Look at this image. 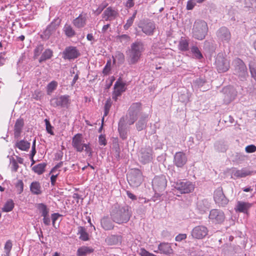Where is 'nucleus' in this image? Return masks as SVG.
Here are the masks:
<instances>
[{
    "mask_svg": "<svg viewBox=\"0 0 256 256\" xmlns=\"http://www.w3.org/2000/svg\"><path fill=\"white\" fill-rule=\"evenodd\" d=\"M122 237L120 235H112L106 239V242L110 245H116L120 244Z\"/></svg>",
    "mask_w": 256,
    "mask_h": 256,
    "instance_id": "obj_28",
    "label": "nucleus"
},
{
    "mask_svg": "<svg viewBox=\"0 0 256 256\" xmlns=\"http://www.w3.org/2000/svg\"><path fill=\"white\" fill-rule=\"evenodd\" d=\"M208 218L214 224H221L224 220L225 216L222 211L213 209L210 211Z\"/></svg>",
    "mask_w": 256,
    "mask_h": 256,
    "instance_id": "obj_13",
    "label": "nucleus"
},
{
    "mask_svg": "<svg viewBox=\"0 0 256 256\" xmlns=\"http://www.w3.org/2000/svg\"><path fill=\"white\" fill-rule=\"evenodd\" d=\"M60 172L56 173V174H52V175L50 176V182L52 186H54L55 184V182H56V178L58 176Z\"/></svg>",
    "mask_w": 256,
    "mask_h": 256,
    "instance_id": "obj_59",
    "label": "nucleus"
},
{
    "mask_svg": "<svg viewBox=\"0 0 256 256\" xmlns=\"http://www.w3.org/2000/svg\"><path fill=\"white\" fill-rule=\"evenodd\" d=\"M216 35L218 40L224 43L228 42L231 38L229 30L226 27L220 28L217 32Z\"/></svg>",
    "mask_w": 256,
    "mask_h": 256,
    "instance_id": "obj_17",
    "label": "nucleus"
},
{
    "mask_svg": "<svg viewBox=\"0 0 256 256\" xmlns=\"http://www.w3.org/2000/svg\"><path fill=\"white\" fill-rule=\"evenodd\" d=\"M52 56V52L50 49L46 50L42 54L39 60L40 62L44 61L48 59H50Z\"/></svg>",
    "mask_w": 256,
    "mask_h": 256,
    "instance_id": "obj_37",
    "label": "nucleus"
},
{
    "mask_svg": "<svg viewBox=\"0 0 256 256\" xmlns=\"http://www.w3.org/2000/svg\"><path fill=\"white\" fill-rule=\"evenodd\" d=\"M14 206V204L12 200H8L2 208V212H10L12 211Z\"/></svg>",
    "mask_w": 256,
    "mask_h": 256,
    "instance_id": "obj_36",
    "label": "nucleus"
},
{
    "mask_svg": "<svg viewBox=\"0 0 256 256\" xmlns=\"http://www.w3.org/2000/svg\"><path fill=\"white\" fill-rule=\"evenodd\" d=\"M72 146L78 152H82L84 150L89 156L92 155V150L90 144L84 143L82 134H77L74 136L72 139Z\"/></svg>",
    "mask_w": 256,
    "mask_h": 256,
    "instance_id": "obj_5",
    "label": "nucleus"
},
{
    "mask_svg": "<svg viewBox=\"0 0 256 256\" xmlns=\"http://www.w3.org/2000/svg\"><path fill=\"white\" fill-rule=\"evenodd\" d=\"M111 102L110 100H108L104 104V116H106L109 112L110 108L111 106Z\"/></svg>",
    "mask_w": 256,
    "mask_h": 256,
    "instance_id": "obj_49",
    "label": "nucleus"
},
{
    "mask_svg": "<svg viewBox=\"0 0 256 256\" xmlns=\"http://www.w3.org/2000/svg\"><path fill=\"white\" fill-rule=\"evenodd\" d=\"M174 186L181 194H188L194 191L195 184L190 181L179 180L174 184Z\"/></svg>",
    "mask_w": 256,
    "mask_h": 256,
    "instance_id": "obj_7",
    "label": "nucleus"
},
{
    "mask_svg": "<svg viewBox=\"0 0 256 256\" xmlns=\"http://www.w3.org/2000/svg\"><path fill=\"white\" fill-rule=\"evenodd\" d=\"M43 222L46 226H48L50 224V220L48 215H46L45 217H44Z\"/></svg>",
    "mask_w": 256,
    "mask_h": 256,
    "instance_id": "obj_61",
    "label": "nucleus"
},
{
    "mask_svg": "<svg viewBox=\"0 0 256 256\" xmlns=\"http://www.w3.org/2000/svg\"><path fill=\"white\" fill-rule=\"evenodd\" d=\"M141 108V104L140 102H135L132 104L130 106L128 112L138 114Z\"/></svg>",
    "mask_w": 256,
    "mask_h": 256,
    "instance_id": "obj_39",
    "label": "nucleus"
},
{
    "mask_svg": "<svg viewBox=\"0 0 256 256\" xmlns=\"http://www.w3.org/2000/svg\"><path fill=\"white\" fill-rule=\"evenodd\" d=\"M44 122L46 123V130L47 132L50 134L53 135L54 132L52 131V126H51L49 120L47 119H45Z\"/></svg>",
    "mask_w": 256,
    "mask_h": 256,
    "instance_id": "obj_48",
    "label": "nucleus"
},
{
    "mask_svg": "<svg viewBox=\"0 0 256 256\" xmlns=\"http://www.w3.org/2000/svg\"><path fill=\"white\" fill-rule=\"evenodd\" d=\"M186 234H179L176 237V240L178 242L182 241L186 239Z\"/></svg>",
    "mask_w": 256,
    "mask_h": 256,
    "instance_id": "obj_60",
    "label": "nucleus"
},
{
    "mask_svg": "<svg viewBox=\"0 0 256 256\" xmlns=\"http://www.w3.org/2000/svg\"><path fill=\"white\" fill-rule=\"evenodd\" d=\"M64 59H74L78 57L79 53L76 48L70 46L66 48L63 52Z\"/></svg>",
    "mask_w": 256,
    "mask_h": 256,
    "instance_id": "obj_20",
    "label": "nucleus"
},
{
    "mask_svg": "<svg viewBox=\"0 0 256 256\" xmlns=\"http://www.w3.org/2000/svg\"><path fill=\"white\" fill-rule=\"evenodd\" d=\"M118 15V12L112 7H108L102 14V18L106 20H112L115 19Z\"/></svg>",
    "mask_w": 256,
    "mask_h": 256,
    "instance_id": "obj_21",
    "label": "nucleus"
},
{
    "mask_svg": "<svg viewBox=\"0 0 256 256\" xmlns=\"http://www.w3.org/2000/svg\"><path fill=\"white\" fill-rule=\"evenodd\" d=\"M188 40L185 38H181L179 41L178 48L181 51H187L188 50Z\"/></svg>",
    "mask_w": 256,
    "mask_h": 256,
    "instance_id": "obj_30",
    "label": "nucleus"
},
{
    "mask_svg": "<svg viewBox=\"0 0 256 256\" xmlns=\"http://www.w3.org/2000/svg\"><path fill=\"white\" fill-rule=\"evenodd\" d=\"M65 34L68 38H72L75 36L76 32L72 27L68 24H66L63 28Z\"/></svg>",
    "mask_w": 256,
    "mask_h": 256,
    "instance_id": "obj_32",
    "label": "nucleus"
},
{
    "mask_svg": "<svg viewBox=\"0 0 256 256\" xmlns=\"http://www.w3.org/2000/svg\"><path fill=\"white\" fill-rule=\"evenodd\" d=\"M30 190L35 194H40L42 192L40 184L37 182H34L31 184Z\"/></svg>",
    "mask_w": 256,
    "mask_h": 256,
    "instance_id": "obj_31",
    "label": "nucleus"
},
{
    "mask_svg": "<svg viewBox=\"0 0 256 256\" xmlns=\"http://www.w3.org/2000/svg\"><path fill=\"white\" fill-rule=\"evenodd\" d=\"M127 178L130 185L134 187H138L143 181L142 172L138 169L132 170Z\"/></svg>",
    "mask_w": 256,
    "mask_h": 256,
    "instance_id": "obj_6",
    "label": "nucleus"
},
{
    "mask_svg": "<svg viewBox=\"0 0 256 256\" xmlns=\"http://www.w3.org/2000/svg\"><path fill=\"white\" fill-rule=\"evenodd\" d=\"M136 15V12H135L132 16L127 20L126 24L124 26V30H128L132 25L135 18Z\"/></svg>",
    "mask_w": 256,
    "mask_h": 256,
    "instance_id": "obj_44",
    "label": "nucleus"
},
{
    "mask_svg": "<svg viewBox=\"0 0 256 256\" xmlns=\"http://www.w3.org/2000/svg\"><path fill=\"white\" fill-rule=\"evenodd\" d=\"M234 67V74L240 78H245L248 75L247 68L240 59L236 58L232 62Z\"/></svg>",
    "mask_w": 256,
    "mask_h": 256,
    "instance_id": "obj_8",
    "label": "nucleus"
},
{
    "mask_svg": "<svg viewBox=\"0 0 256 256\" xmlns=\"http://www.w3.org/2000/svg\"><path fill=\"white\" fill-rule=\"evenodd\" d=\"M139 27L140 28L142 31L147 35L152 34L156 28L154 24L151 22H144Z\"/></svg>",
    "mask_w": 256,
    "mask_h": 256,
    "instance_id": "obj_23",
    "label": "nucleus"
},
{
    "mask_svg": "<svg viewBox=\"0 0 256 256\" xmlns=\"http://www.w3.org/2000/svg\"><path fill=\"white\" fill-rule=\"evenodd\" d=\"M208 228L204 226L200 225L193 228L191 235L194 238L202 240L208 234Z\"/></svg>",
    "mask_w": 256,
    "mask_h": 256,
    "instance_id": "obj_11",
    "label": "nucleus"
},
{
    "mask_svg": "<svg viewBox=\"0 0 256 256\" xmlns=\"http://www.w3.org/2000/svg\"><path fill=\"white\" fill-rule=\"evenodd\" d=\"M252 172L246 168H243L241 170H234L232 171V176L234 178H244L252 174Z\"/></svg>",
    "mask_w": 256,
    "mask_h": 256,
    "instance_id": "obj_24",
    "label": "nucleus"
},
{
    "mask_svg": "<svg viewBox=\"0 0 256 256\" xmlns=\"http://www.w3.org/2000/svg\"><path fill=\"white\" fill-rule=\"evenodd\" d=\"M86 14H80L78 18H75L72 22L74 26L77 28H84L86 22Z\"/></svg>",
    "mask_w": 256,
    "mask_h": 256,
    "instance_id": "obj_22",
    "label": "nucleus"
},
{
    "mask_svg": "<svg viewBox=\"0 0 256 256\" xmlns=\"http://www.w3.org/2000/svg\"><path fill=\"white\" fill-rule=\"evenodd\" d=\"M214 198L216 203L220 206H224L228 202L221 188H218L214 191Z\"/></svg>",
    "mask_w": 256,
    "mask_h": 256,
    "instance_id": "obj_14",
    "label": "nucleus"
},
{
    "mask_svg": "<svg viewBox=\"0 0 256 256\" xmlns=\"http://www.w3.org/2000/svg\"><path fill=\"white\" fill-rule=\"evenodd\" d=\"M152 148L150 146L142 148L138 155L140 161L144 164L149 162L152 158Z\"/></svg>",
    "mask_w": 256,
    "mask_h": 256,
    "instance_id": "obj_15",
    "label": "nucleus"
},
{
    "mask_svg": "<svg viewBox=\"0 0 256 256\" xmlns=\"http://www.w3.org/2000/svg\"><path fill=\"white\" fill-rule=\"evenodd\" d=\"M250 70L252 77L256 81V65H250Z\"/></svg>",
    "mask_w": 256,
    "mask_h": 256,
    "instance_id": "obj_51",
    "label": "nucleus"
},
{
    "mask_svg": "<svg viewBox=\"0 0 256 256\" xmlns=\"http://www.w3.org/2000/svg\"><path fill=\"white\" fill-rule=\"evenodd\" d=\"M138 114L128 112L127 122L128 124H132L137 120Z\"/></svg>",
    "mask_w": 256,
    "mask_h": 256,
    "instance_id": "obj_40",
    "label": "nucleus"
},
{
    "mask_svg": "<svg viewBox=\"0 0 256 256\" xmlns=\"http://www.w3.org/2000/svg\"><path fill=\"white\" fill-rule=\"evenodd\" d=\"M101 226L106 230H109L114 228V224L108 217H104L101 220Z\"/></svg>",
    "mask_w": 256,
    "mask_h": 256,
    "instance_id": "obj_26",
    "label": "nucleus"
},
{
    "mask_svg": "<svg viewBox=\"0 0 256 256\" xmlns=\"http://www.w3.org/2000/svg\"><path fill=\"white\" fill-rule=\"evenodd\" d=\"M125 90V84L120 80H118L114 86L113 99L116 100L118 97L120 96Z\"/></svg>",
    "mask_w": 256,
    "mask_h": 256,
    "instance_id": "obj_18",
    "label": "nucleus"
},
{
    "mask_svg": "<svg viewBox=\"0 0 256 256\" xmlns=\"http://www.w3.org/2000/svg\"><path fill=\"white\" fill-rule=\"evenodd\" d=\"M222 97L224 103L228 104L234 100L237 96V92L232 86H226L222 90Z\"/></svg>",
    "mask_w": 256,
    "mask_h": 256,
    "instance_id": "obj_10",
    "label": "nucleus"
},
{
    "mask_svg": "<svg viewBox=\"0 0 256 256\" xmlns=\"http://www.w3.org/2000/svg\"><path fill=\"white\" fill-rule=\"evenodd\" d=\"M12 248V243L10 240L6 241L5 244L4 249L6 252L4 256H10V252Z\"/></svg>",
    "mask_w": 256,
    "mask_h": 256,
    "instance_id": "obj_42",
    "label": "nucleus"
},
{
    "mask_svg": "<svg viewBox=\"0 0 256 256\" xmlns=\"http://www.w3.org/2000/svg\"><path fill=\"white\" fill-rule=\"evenodd\" d=\"M252 203L244 201H238L234 207L236 212H242L248 214L249 210L252 207Z\"/></svg>",
    "mask_w": 256,
    "mask_h": 256,
    "instance_id": "obj_16",
    "label": "nucleus"
},
{
    "mask_svg": "<svg viewBox=\"0 0 256 256\" xmlns=\"http://www.w3.org/2000/svg\"><path fill=\"white\" fill-rule=\"evenodd\" d=\"M38 208L42 213V215L43 217H45L46 215H48V209L45 204H39L38 206Z\"/></svg>",
    "mask_w": 256,
    "mask_h": 256,
    "instance_id": "obj_41",
    "label": "nucleus"
},
{
    "mask_svg": "<svg viewBox=\"0 0 256 256\" xmlns=\"http://www.w3.org/2000/svg\"><path fill=\"white\" fill-rule=\"evenodd\" d=\"M119 39L121 42H127L130 40V37L126 34H122L119 36Z\"/></svg>",
    "mask_w": 256,
    "mask_h": 256,
    "instance_id": "obj_57",
    "label": "nucleus"
},
{
    "mask_svg": "<svg viewBox=\"0 0 256 256\" xmlns=\"http://www.w3.org/2000/svg\"><path fill=\"white\" fill-rule=\"evenodd\" d=\"M196 2L195 0H189L187 2L186 9L188 10H192L196 6Z\"/></svg>",
    "mask_w": 256,
    "mask_h": 256,
    "instance_id": "obj_50",
    "label": "nucleus"
},
{
    "mask_svg": "<svg viewBox=\"0 0 256 256\" xmlns=\"http://www.w3.org/2000/svg\"><path fill=\"white\" fill-rule=\"evenodd\" d=\"M98 142H99L100 144V145H102V146L106 145V140L104 136L101 134L99 136Z\"/></svg>",
    "mask_w": 256,
    "mask_h": 256,
    "instance_id": "obj_55",
    "label": "nucleus"
},
{
    "mask_svg": "<svg viewBox=\"0 0 256 256\" xmlns=\"http://www.w3.org/2000/svg\"><path fill=\"white\" fill-rule=\"evenodd\" d=\"M191 51L196 58L200 59L202 57L200 52L196 46H192L191 48Z\"/></svg>",
    "mask_w": 256,
    "mask_h": 256,
    "instance_id": "obj_43",
    "label": "nucleus"
},
{
    "mask_svg": "<svg viewBox=\"0 0 256 256\" xmlns=\"http://www.w3.org/2000/svg\"><path fill=\"white\" fill-rule=\"evenodd\" d=\"M144 50V44L140 42L132 43L126 51L127 60L130 64H136L140 59Z\"/></svg>",
    "mask_w": 256,
    "mask_h": 256,
    "instance_id": "obj_2",
    "label": "nucleus"
},
{
    "mask_svg": "<svg viewBox=\"0 0 256 256\" xmlns=\"http://www.w3.org/2000/svg\"><path fill=\"white\" fill-rule=\"evenodd\" d=\"M50 102L51 104L55 107L68 108L70 103V100L68 96L64 95L52 99Z\"/></svg>",
    "mask_w": 256,
    "mask_h": 256,
    "instance_id": "obj_12",
    "label": "nucleus"
},
{
    "mask_svg": "<svg viewBox=\"0 0 256 256\" xmlns=\"http://www.w3.org/2000/svg\"><path fill=\"white\" fill-rule=\"evenodd\" d=\"M24 125V122L22 118L16 120L14 126V136L16 138H18L20 137Z\"/></svg>",
    "mask_w": 256,
    "mask_h": 256,
    "instance_id": "obj_25",
    "label": "nucleus"
},
{
    "mask_svg": "<svg viewBox=\"0 0 256 256\" xmlns=\"http://www.w3.org/2000/svg\"><path fill=\"white\" fill-rule=\"evenodd\" d=\"M208 30V26L206 22L202 20H196L194 22L192 29V36L198 40H203Z\"/></svg>",
    "mask_w": 256,
    "mask_h": 256,
    "instance_id": "obj_4",
    "label": "nucleus"
},
{
    "mask_svg": "<svg viewBox=\"0 0 256 256\" xmlns=\"http://www.w3.org/2000/svg\"><path fill=\"white\" fill-rule=\"evenodd\" d=\"M16 187L19 194L22 192L24 190V183L22 180H18L16 184Z\"/></svg>",
    "mask_w": 256,
    "mask_h": 256,
    "instance_id": "obj_47",
    "label": "nucleus"
},
{
    "mask_svg": "<svg viewBox=\"0 0 256 256\" xmlns=\"http://www.w3.org/2000/svg\"><path fill=\"white\" fill-rule=\"evenodd\" d=\"M187 162V158L183 152H178L174 156V163L175 165L180 168L182 167Z\"/></svg>",
    "mask_w": 256,
    "mask_h": 256,
    "instance_id": "obj_19",
    "label": "nucleus"
},
{
    "mask_svg": "<svg viewBox=\"0 0 256 256\" xmlns=\"http://www.w3.org/2000/svg\"><path fill=\"white\" fill-rule=\"evenodd\" d=\"M46 166V164L45 163H40L34 166L32 169L34 172L38 174H41L44 172Z\"/></svg>",
    "mask_w": 256,
    "mask_h": 256,
    "instance_id": "obj_34",
    "label": "nucleus"
},
{
    "mask_svg": "<svg viewBox=\"0 0 256 256\" xmlns=\"http://www.w3.org/2000/svg\"><path fill=\"white\" fill-rule=\"evenodd\" d=\"M59 216L60 215L56 213L52 214V219L53 224H54L55 222L58 220Z\"/></svg>",
    "mask_w": 256,
    "mask_h": 256,
    "instance_id": "obj_63",
    "label": "nucleus"
},
{
    "mask_svg": "<svg viewBox=\"0 0 256 256\" xmlns=\"http://www.w3.org/2000/svg\"><path fill=\"white\" fill-rule=\"evenodd\" d=\"M167 186V180L165 176L161 175L156 176L152 181V188L155 192L154 195L152 197V200L156 202L160 200L162 195V192L164 191Z\"/></svg>",
    "mask_w": 256,
    "mask_h": 256,
    "instance_id": "obj_3",
    "label": "nucleus"
},
{
    "mask_svg": "<svg viewBox=\"0 0 256 256\" xmlns=\"http://www.w3.org/2000/svg\"><path fill=\"white\" fill-rule=\"evenodd\" d=\"M146 126V122L144 121L140 120L136 124V126L138 130H142Z\"/></svg>",
    "mask_w": 256,
    "mask_h": 256,
    "instance_id": "obj_54",
    "label": "nucleus"
},
{
    "mask_svg": "<svg viewBox=\"0 0 256 256\" xmlns=\"http://www.w3.org/2000/svg\"><path fill=\"white\" fill-rule=\"evenodd\" d=\"M15 146L16 148L22 150L28 151L30 148V144L27 141L21 140L17 141Z\"/></svg>",
    "mask_w": 256,
    "mask_h": 256,
    "instance_id": "obj_29",
    "label": "nucleus"
},
{
    "mask_svg": "<svg viewBox=\"0 0 256 256\" xmlns=\"http://www.w3.org/2000/svg\"><path fill=\"white\" fill-rule=\"evenodd\" d=\"M12 170L14 172H16L18 168V165L16 161L14 160H13L12 161Z\"/></svg>",
    "mask_w": 256,
    "mask_h": 256,
    "instance_id": "obj_58",
    "label": "nucleus"
},
{
    "mask_svg": "<svg viewBox=\"0 0 256 256\" xmlns=\"http://www.w3.org/2000/svg\"><path fill=\"white\" fill-rule=\"evenodd\" d=\"M246 151L248 153H252L256 151V146L254 145L251 144L246 146Z\"/></svg>",
    "mask_w": 256,
    "mask_h": 256,
    "instance_id": "obj_53",
    "label": "nucleus"
},
{
    "mask_svg": "<svg viewBox=\"0 0 256 256\" xmlns=\"http://www.w3.org/2000/svg\"><path fill=\"white\" fill-rule=\"evenodd\" d=\"M43 50H44V48L42 45L38 46L36 47V48L34 49V56L35 58H37L38 56L42 53Z\"/></svg>",
    "mask_w": 256,
    "mask_h": 256,
    "instance_id": "obj_46",
    "label": "nucleus"
},
{
    "mask_svg": "<svg viewBox=\"0 0 256 256\" xmlns=\"http://www.w3.org/2000/svg\"><path fill=\"white\" fill-rule=\"evenodd\" d=\"M58 86V82L56 81L53 80L49 83L46 86V92L48 94H50L52 92L56 89Z\"/></svg>",
    "mask_w": 256,
    "mask_h": 256,
    "instance_id": "obj_38",
    "label": "nucleus"
},
{
    "mask_svg": "<svg viewBox=\"0 0 256 256\" xmlns=\"http://www.w3.org/2000/svg\"><path fill=\"white\" fill-rule=\"evenodd\" d=\"M158 248L161 254H169L173 252L172 249L168 243H162L158 246Z\"/></svg>",
    "mask_w": 256,
    "mask_h": 256,
    "instance_id": "obj_27",
    "label": "nucleus"
},
{
    "mask_svg": "<svg viewBox=\"0 0 256 256\" xmlns=\"http://www.w3.org/2000/svg\"><path fill=\"white\" fill-rule=\"evenodd\" d=\"M110 216L114 222L122 224L129 221L132 216V212L128 206L116 205L112 210Z\"/></svg>",
    "mask_w": 256,
    "mask_h": 256,
    "instance_id": "obj_1",
    "label": "nucleus"
},
{
    "mask_svg": "<svg viewBox=\"0 0 256 256\" xmlns=\"http://www.w3.org/2000/svg\"><path fill=\"white\" fill-rule=\"evenodd\" d=\"M62 163L60 162L57 165H56L50 171V174H56V173L59 172V171L58 170L62 166Z\"/></svg>",
    "mask_w": 256,
    "mask_h": 256,
    "instance_id": "obj_56",
    "label": "nucleus"
},
{
    "mask_svg": "<svg viewBox=\"0 0 256 256\" xmlns=\"http://www.w3.org/2000/svg\"><path fill=\"white\" fill-rule=\"evenodd\" d=\"M126 194H127L128 196L132 200H136V196L129 191L126 192Z\"/></svg>",
    "mask_w": 256,
    "mask_h": 256,
    "instance_id": "obj_62",
    "label": "nucleus"
},
{
    "mask_svg": "<svg viewBox=\"0 0 256 256\" xmlns=\"http://www.w3.org/2000/svg\"><path fill=\"white\" fill-rule=\"evenodd\" d=\"M215 64L219 72H226L230 68V62L222 54H218L217 55Z\"/></svg>",
    "mask_w": 256,
    "mask_h": 256,
    "instance_id": "obj_9",
    "label": "nucleus"
},
{
    "mask_svg": "<svg viewBox=\"0 0 256 256\" xmlns=\"http://www.w3.org/2000/svg\"><path fill=\"white\" fill-rule=\"evenodd\" d=\"M92 250L87 246H82L80 248L77 250L78 256H83L87 254H90L92 252Z\"/></svg>",
    "mask_w": 256,
    "mask_h": 256,
    "instance_id": "obj_35",
    "label": "nucleus"
},
{
    "mask_svg": "<svg viewBox=\"0 0 256 256\" xmlns=\"http://www.w3.org/2000/svg\"><path fill=\"white\" fill-rule=\"evenodd\" d=\"M32 96L34 99L38 100L41 99L42 97V94L41 91L36 90L34 91V93L32 94Z\"/></svg>",
    "mask_w": 256,
    "mask_h": 256,
    "instance_id": "obj_52",
    "label": "nucleus"
},
{
    "mask_svg": "<svg viewBox=\"0 0 256 256\" xmlns=\"http://www.w3.org/2000/svg\"><path fill=\"white\" fill-rule=\"evenodd\" d=\"M78 234H80V238L84 241L88 240V234L84 228L80 226L78 228Z\"/></svg>",
    "mask_w": 256,
    "mask_h": 256,
    "instance_id": "obj_33",
    "label": "nucleus"
},
{
    "mask_svg": "<svg viewBox=\"0 0 256 256\" xmlns=\"http://www.w3.org/2000/svg\"><path fill=\"white\" fill-rule=\"evenodd\" d=\"M118 131L120 134V136L123 139H124L126 138V134L124 133V132H122V128L120 126H118Z\"/></svg>",
    "mask_w": 256,
    "mask_h": 256,
    "instance_id": "obj_64",
    "label": "nucleus"
},
{
    "mask_svg": "<svg viewBox=\"0 0 256 256\" xmlns=\"http://www.w3.org/2000/svg\"><path fill=\"white\" fill-rule=\"evenodd\" d=\"M116 59H118L120 62H122L124 60V55L122 53V52H118L116 56H115V58H114L113 57V62L114 63L116 62Z\"/></svg>",
    "mask_w": 256,
    "mask_h": 256,
    "instance_id": "obj_45",
    "label": "nucleus"
}]
</instances>
